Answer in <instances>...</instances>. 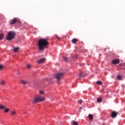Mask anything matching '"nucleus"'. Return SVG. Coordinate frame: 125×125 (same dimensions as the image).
<instances>
[{
  "label": "nucleus",
  "mask_w": 125,
  "mask_h": 125,
  "mask_svg": "<svg viewBox=\"0 0 125 125\" xmlns=\"http://www.w3.org/2000/svg\"><path fill=\"white\" fill-rule=\"evenodd\" d=\"M12 116H15L16 115V111H12L11 112Z\"/></svg>",
  "instance_id": "obj_19"
},
{
  "label": "nucleus",
  "mask_w": 125,
  "mask_h": 125,
  "mask_svg": "<svg viewBox=\"0 0 125 125\" xmlns=\"http://www.w3.org/2000/svg\"><path fill=\"white\" fill-rule=\"evenodd\" d=\"M0 83L1 84V85H4L5 83V81H1L0 82Z\"/></svg>",
  "instance_id": "obj_17"
},
{
  "label": "nucleus",
  "mask_w": 125,
  "mask_h": 125,
  "mask_svg": "<svg viewBox=\"0 0 125 125\" xmlns=\"http://www.w3.org/2000/svg\"><path fill=\"white\" fill-rule=\"evenodd\" d=\"M44 97L40 96H35L34 97V101H33V103H37V102H42L44 101Z\"/></svg>",
  "instance_id": "obj_2"
},
{
  "label": "nucleus",
  "mask_w": 125,
  "mask_h": 125,
  "mask_svg": "<svg viewBox=\"0 0 125 125\" xmlns=\"http://www.w3.org/2000/svg\"><path fill=\"white\" fill-rule=\"evenodd\" d=\"M62 58L64 61H67V60H68V58H67L66 57H63Z\"/></svg>",
  "instance_id": "obj_22"
},
{
  "label": "nucleus",
  "mask_w": 125,
  "mask_h": 125,
  "mask_svg": "<svg viewBox=\"0 0 125 125\" xmlns=\"http://www.w3.org/2000/svg\"><path fill=\"white\" fill-rule=\"evenodd\" d=\"M39 93H40V94H44V92L42 90H39Z\"/></svg>",
  "instance_id": "obj_20"
},
{
  "label": "nucleus",
  "mask_w": 125,
  "mask_h": 125,
  "mask_svg": "<svg viewBox=\"0 0 125 125\" xmlns=\"http://www.w3.org/2000/svg\"><path fill=\"white\" fill-rule=\"evenodd\" d=\"M14 37H15V33L9 32L7 35L6 40L7 41H11V40L14 39Z\"/></svg>",
  "instance_id": "obj_3"
},
{
  "label": "nucleus",
  "mask_w": 125,
  "mask_h": 125,
  "mask_svg": "<svg viewBox=\"0 0 125 125\" xmlns=\"http://www.w3.org/2000/svg\"><path fill=\"white\" fill-rule=\"evenodd\" d=\"M78 103H79V104H82V103H83V101L81 100L78 101Z\"/></svg>",
  "instance_id": "obj_25"
},
{
  "label": "nucleus",
  "mask_w": 125,
  "mask_h": 125,
  "mask_svg": "<svg viewBox=\"0 0 125 125\" xmlns=\"http://www.w3.org/2000/svg\"><path fill=\"white\" fill-rule=\"evenodd\" d=\"M78 42V39H75V38L72 39V42L73 43H76V42Z\"/></svg>",
  "instance_id": "obj_11"
},
{
  "label": "nucleus",
  "mask_w": 125,
  "mask_h": 125,
  "mask_svg": "<svg viewBox=\"0 0 125 125\" xmlns=\"http://www.w3.org/2000/svg\"><path fill=\"white\" fill-rule=\"evenodd\" d=\"M45 60H46L45 58L41 59L38 61H37V63H38V64H41V63H43V62H44Z\"/></svg>",
  "instance_id": "obj_8"
},
{
  "label": "nucleus",
  "mask_w": 125,
  "mask_h": 125,
  "mask_svg": "<svg viewBox=\"0 0 125 125\" xmlns=\"http://www.w3.org/2000/svg\"><path fill=\"white\" fill-rule=\"evenodd\" d=\"M3 37H4V35L3 34H0V40H1L2 39H3Z\"/></svg>",
  "instance_id": "obj_15"
},
{
  "label": "nucleus",
  "mask_w": 125,
  "mask_h": 125,
  "mask_svg": "<svg viewBox=\"0 0 125 125\" xmlns=\"http://www.w3.org/2000/svg\"><path fill=\"white\" fill-rule=\"evenodd\" d=\"M24 114H26V112L24 111Z\"/></svg>",
  "instance_id": "obj_30"
},
{
  "label": "nucleus",
  "mask_w": 125,
  "mask_h": 125,
  "mask_svg": "<svg viewBox=\"0 0 125 125\" xmlns=\"http://www.w3.org/2000/svg\"><path fill=\"white\" fill-rule=\"evenodd\" d=\"M117 78L118 80H122V76L121 75H118Z\"/></svg>",
  "instance_id": "obj_23"
},
{
  "label": "nucleus",
  "mask_w": 125,
  "mask_h": 125,
  "mask_svg": "<svg viewBox=\"0 0 125 125\" xmlns=\"http://www.w3.org/2000/svg\"><path fill=\"white\" fill-rule=\"evenodd\" d=\"M4 112L5 113H8L9 112V108H5Z\"/></svg>",
  "instance_id": "obj_21"
},
{
  "label": "nucleus",
  "mask_w": 125,
  "mask_h": 125,
  "mask_svg": "<svg viewBox=\"0 0 125 125\" xmlns=\"http://www.w3.org/2000/svg\"><path fill=\"white\" fill-rule=\"evenodd\" d=\"M4 109H5V105L0 104V110H3Z\"/></svg>",
  "instance_id": "obj_10"
},
{
  "label": "nucleus",
  "mask_w": 125,
  "mask_h": 125,
  "mask_svg": "<svg viewBox=\"0 0 125 125\" xmlns=\"http://www.w3.org/2000/svg\"><path fill=\"white\" fill-rule=\"evenodd\" d=\"M3 68V65L0 64V70H1Z\"/></svg>",
  "instance_id": "obj_26"
},
{
  "label": "nucleus",
  "mask_w": 125,
  "mask_h": 125,
  "mask_svg": "<svg viewBox=\"0 0 125 125\" xmlns=\"http://www.w3.org/2000/svg\"><path fill=\"white\" fill-rule=\"evenodd\" d=\"M97 101L98 103H101V102H102V99H101V98H98Z\"/></svg>",
  "instance_id": "obj_12"
},
{
  "label": "nucleus",
  "mask_w": 125,
  "mask_h": 125,
  "mask_svg": "<svg viewBox=\"0 0 125 125\" xmlns=\"http://www.w3.org/2000/svg\"><path fill=\"white\" fill-rule=\"evenodd\" d=\"M72 125H79V124L77 121H74L72 122Z\"/></svg>",
  "instance_id": "obj_16"
},
{
  "label": "nucleus",
  "mask_w": 125,
  "mask_h": 125,
  "mask_svg": "<svg viewBox=\"0 0 125 125\" xmlns=\"http://www.w3.org/2000/svg\"><path fill=\"white\" fill-rule=\"evenodd\" d=\"M97 84H99L100 85H101V84H102V82L100 81H98L97 82Z\"/></svg>",
  "instance_id": "obj_18"
},
{
  "label": "nucleus",
  "mask_w": 125,
  "mask_h": 125,
  "mask_svg": "<svg viewBox=\"0 0 125 125\" xmlns=\"http://www.w3.org/2000/svg\"><path fill=\"white\" fill-rule=\"evenodd\" d=\"M21 83L22 84H23V85H25V84H28V83H29V82L26 80H22Z\"/></svg>",
  "instance_id": "obj_9"
},
{
  "label": "nucleus",
  "mask_w": 125,
  "mask_h": 125,
  "mask_svg": "<svg viewBox=\"0 0 125 125\" xmlns=\"http://www.w3.org/2000/svg\"><path fill=\"white\" fill-rule=\"evenodd\" d=\"M63 76H64V73H59L56 74L55 75V78L58 81H60V80H61V78H62V77H63Z\"/></svg>",
  "instance_id": "obj_4"
},
{
  "label": "nucleus",
  "mask_w": 125,
  "mask_h": 125,
  "mask_svg": "<svg viewBox=\"0 0 125 125\" xmlns=\"http://www.w3.org/2000/svg\"><path fill=\"white\" fill-rule=\"evenodd\" d=\"M120 63V60L119 59H115L112 61V64L116 65V64H119Z\"/></svg>",
  "instance_id": "obj_7"
},
{
  "label": "nucleus",
  "mask_w": 125,
  "mask_h": 125,
  "mask_svg": "<svg viewBox=\"0 0 125 125\" xmlns=\"http://www.w3.org/2000/svg\"><path fill=\"white\" fill-rule=\"evenodd\" d=\"M73 58H75V59L77 58V56H74V57H73Z\"/></svg>",
  "instance_id": "obj_28"
},
{
  "label": "nucleus",
  "mask_w": 125,
  "mask_h": 125,
  "mask_svg": "<svg viewBox=\"0 0 125 125\" xmlns=\"http://www.w3.org/2000/svg\"><path fill=\"white\" fill-rule=\"evenodd\" d=\"M118 114H119V113L117 112L116 111H113L111 113L112 118H113V119H115V118H116L117 116H118Z\"/></svg>",
  "instance_id": "obj_6"
},
{
  "label": "nucleus",
  "mask_w": 125,
  "mask_h": 125,
  "mask_svg": "<svg viewBox=\"0 0 125 125\" xmlns=\"http://www.w3.org/2000/svg\"><path fill=\"white\" fill-rule=\"evenodd\" d=\"M88 117L90 120H93V116L91 114H89Z\"/></svg>",
  "instance_id": "obj_14"
},
{
  "label": "nucleus",
  "mask_w": 125,
  "mask_h": 125,
  "mask_svg": "<svg viewBox=\"0 0 125 125\" xmlns=\"http://www.w3.org/2000/svg\"><path fill=\"white\" fill-rule=\"evenodd\" d=\"M19 47H16L13 49L14 52H18V50H19Z\"/></svg>",
  "instance_id": "obj_13"
},
{
  "label": "nucleus",
  "mask_w": 125,
  "mask_h": 125,
  "mask_svg": "<svg viewBox=\"0 0 125 125\" xmlns=\"http://www.w3.org/2000/svg\"><path fill=\"white\" fill-rule=\"evenodd\" d=\"M27 68H28V69H30V68H31V64H27Z\"/></svg>",
  "instance_id": "obj_24"
},
{
  "label": "nucleus",
  "mask_w": 125,
  "mask_h": 125,
  "mask_svg": "<svg viewBox=\"0 0 125 125\" xmlns=\"http://www.w3.org/2000/svg\"><path fill=\"white\" fill-rule=\"evenodd\" d=\"M49 43L46 39H41L38 41V48L40 50H44L46 46H48Z\"/></svg>",
  "instance_id": "obj_1"
},
{
  "label": "nucleus",
  "mask_w": 125,
  "mask_h": 125,
  "mask_svg": "<svg viewBox=\"0 0 125 125\" xmlns=\"http://www.w3.org/2000/svg\"><path fill=\"white\" fill-rule=\"evenodd\" d=\"M79 77H80V78H82V77H83V76L82 75V74H80V75H79Z\"/></svg>",
  "instance_id": "obj_27"
},
{
  "label": "nucleus",
  "mask_w": 125,
  "mask_h": 125,
  "mask_svg": "<svg viewBox=\"0 0 125 125\" xmlns=\"http://www.w3.org/2000/svg\"><path fill=\"white\" fill-rule=\"evenodd\" d=\"M16 23H20V21L16 18L13 19L10 21V24L11 25H14Z\"/></svg>",
  "instance_id": "obj_5"
},
{
  "label": "nucleus",
  "mask_w": 125,
  "mask_h": 125,
  "mask_svg": "<svg viewBox=\"0 0 125 125\" xmlns=\"http://www.w3.org/2000/svg\"><path fill=\"white\" fill-rule=\"evenodd\" d=\"M57 39H58L59 40H61V38L58 37V36L57 37Z\"/></svg>",
  "instance_id": "obj_29"
}]
</instances>
